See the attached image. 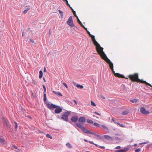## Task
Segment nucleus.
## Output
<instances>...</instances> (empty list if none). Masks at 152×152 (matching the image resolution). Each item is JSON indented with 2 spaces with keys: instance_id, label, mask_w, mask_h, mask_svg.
I'll list each match as a JSON object with an SVG mask.
<instances>
[{
  "instance_id": "052dcab7",
  "label": "nucleus",
  "mask_w": 152,
  "mask_h": 152,
  "mask_svg": "<svg viewBox=\"0 0 152 152\" xmlns=\"http://www.w3.org/2000/svg\"><path fill=\"white\" fill-rule=\"evenodd\" d=\"M102 98H103V99H105V98L104 97H102Z\"/></svg>"
},
{
  "instance_id": "5701e85b",
  "label": "nucleus",
  "mask_w": 152,
  "mask_h": 152,
  "mask_svg": "<svg viewBox=\"0 0 152 152\" xmlns=\"http://www.w3.org/2000/svg\"><path fill=\"white\" fill-rule=\"evenodd\" d=\"M0 142L1 144H4V140L2 138H0Z\"/></svg>"
},
{
  "instance_id": "de8ad7c7",
  "label": "nucleus",
  "mask_w": 152,
  "mask_h": 152,
  "mask_svg": "<svg viewBox=\"0 0 152 152\" xmlns=\"http://www.w3.org/2000/svg\"><path fill=\"white\" fill-rule=\"evenodd\" d=\"M30 40L32 43H34V40L33 39H30Z\"/></svg>"
},
{
  "instance_id": "58836bf2",
  "label": "nucleus",
  "mask_w": 152,
  "mask_h": 152,
  "mask_svg": "<svg viewBox=\"0 0 152 152\" xmlns=\"http://www.w3.org/2000/svg\"><path fill=\"white\" fill-rule=\"evenodd\" d=\"M15 128L16 129H17L18 128V125L17 124V123L16 122H15Z\"/></svg>"
},
{
  "instance_id": "c85d7f7f",
  "label": "nucleus",
  "mask_w": 152,
  "mask_h": 152,
  "mask_svg": "<svg viewBox=\"0 0 152 152\" xmlns=\"http://www.w3.org/2000/svg\"><path fill=\"white\" fill-rule=\"evenodd\" d=\"M124 152H126L129 150V148L128 147H126L124 148L123 149Z\"/></svg>"
},
{
  "instance_id": "72a5a7b5",
  "label": "nucleus",
  "mask_w": 152,
  "mask_h": 152,
  "mask_svg": "<svg viewBox=\"0 0 152 152\" xmlns=\"http://www.w3.org/2000/svg\"><path fill=\"white\" fill-rule=\"evenodd\" d=\"M141 149L140 148H138V149H137L135 150V151L136 152H139L141 151Z\"/></svg>"
},
{
  "instance_id": "f03ea898",
  "label": "nucleus",
  "mask_w": 152,
  "mask_h": 152,
  "mask_svg": "<svg viewBox=\"0 0 152 152\" xmlns=\"http://www.w3.org/2000/svg\"><path fill=\"white\" fill-rule=\"evenodd\" d=\"M128 77L132 81L144 83L147 85L152 87L151 84L145 81H143L142 80L139 79L138 74L137 73H135L133 75H129L128 76Z\"/></svg>"
},
{
  "instance_id": "1a4fd4ad",
  "label": "nucleus",
  "mask_w": 152,
  "mask_h": 152,
  "mask_svg": "<svg viewBox=\"0 0 152 152\" xmlns=\"http://www.w3.org/2000/svg\"><path fill=\"white\" fill-rule=\"evenodd\" d=\"M42 87L44 89V92L45 93L44 94V101H46V95L45 93L46 91V87H45V86L44 85H43Z\"/></svg>"
},
{
  "instance_id": "f704fd0d",
  "label": "nucleus",
  "mask_w": 152,
  "mask_h": 152,
  "mask_svg": "<svg viewBox=\"0 0 152 152\" xmlns=\"http://www.w3.org/2000/svg\"><path fill=\"white\" fill-rule=\"evenodd\" d=\"M94 125L96 126H99V124H98L97 123H94Z\"/></svg>"
},
{
  "instance_id": "e433bc0d",
  "label": "nucleus",
  "mask_w": 152,
  "mask_h": 152,
  "mask_svg": "<svg viewBox=\"0 0 152 152\" xmlns=\"http://www.w3.org/2000/svg\"><path fill=\"white\" fill-rule=\"evenodd\" d=\"M73 14L74 15H75V16L77 18V16L76 14V13H75V11H73Z\"/></svg>"
},
{
  "instance_id": "09e8293b",
  "label": "nucleus",
  "mask_w": 152,
  "mask_h": 152,
  "mask_svg": "<svg viewBox=\"0 0 152 152\" xmlns=\"http://www.w3.org/2000/svg\"><path fill=\"white\" fill-rule=\"evenodd\" d=\"M74 102L75 103V104L77 105V102L75 100H74Z\"/></svg>"
},
{
  "instance_id": "473e14b6",
  "label": "nucleus",
  "mask_w": 152,
  "mask_h": 152,
  "mask_svg": "<svg viewBox=\"0 0 152 152\" xmlns=\"http://www.w3.org/2000/svg\"><path fill=\"white\" fill-rule=\"evenodd\" d=\"M46 136L47 137L51 139L52 138V137H51V136L49 134H47L46 135Z\"/></svg>"
},
{
  "instance_id": "2eb2a0df",
  "label": "nucleus",
  "mask_w": 152,
  "mask_h": 152,
  "mask_svg": "<svg viewBox=\"0 0 152 152\" xmlns=\"http://www.w3.org/2000/svg\"><path fill=\"white\" fill-rule=\"evenodd\" d=\"M77 20L78 23H79V24L83 27L85 29H86L87 28H85V26L83 25L82 23L80 21L78 18H77Z\"/></svg>"
},
{
  "instance_id": "dca6fc26",
  "label": "nucleus",
  "mask_w": 152,
  "mask_h": 152,
  "mask_svg": "<svg viewBox=\"0 0 152 152\" xmlns=\"http://www.w3.org/2000/svg\"><path fill=\"white\" fill-rule=\"evenodd\" d=\"M76 125L83 130V129H84V127L83 125H81V124L79 123H76Z\"/></svg>"
},
{
  "instance_id": "a211bd4d",
  "label": "nucleus",
  "mask_w": 152,
  "mask_h": 152,
  "mask_svg": "<svg viewBox=\"0 0 152 152\" xmlns=\"http://www.w3.org/2000/svg\"><path fill=\"white\" fill-rule=\"evenodd\" d=\"M39 77L40 78H41L42 77L43 73L42 70H40L39 72Z\"/></svg>"
},
{
  "instance_id": "39448f33",
  "label": "nucleus",
  "mask_w": 152,
  "mask_h": 152,
  "mask_svg": "<svg viewBox=\"0 0 152 152\" xmlns=\"http://www.w3.org/2000/svg\"><path fill=\"white\" fill-rule=\"evenodd\" d=\"M67 24L70 27H73L75 26V25L73 23L72 16H71L69 18L67 21Z\"/></svg>"
},
{
  "instance_id": "a18cd8bd",
  "label": "nucleus",
  "mask_w": 152,
  "mask_h": 152,
  "mask_svg": "<svg viewBox=\"0 0 152 152\" xmlns=\"http://www.w3.org/2000/svg\"><path fill=\"white\" fill-rule=\"evenodd\" d=\"M89 142L90 143L92 144H94V142L92 141H89Z\"/></svg>"
},
{
  "instance_id": "7c9ffc66",
  "label": "nucleus",
  "mask_w": 152,
  "mask_h": 152,
  "mask_svg": "<svg viewBox=\"0 0 152 152\" xmlns=\"http://www.w3.org/2000/svg\"><path fill=\"white\" fill-rule=\"evenodd\" d=\"M128 113V112L127 111H124L122 113V114L124 115L127 114Z\"/></svg>"
},
{
  "instance_id": "864d4df0",
  "label": "nucleus",
  "mask_w": 152,
  "mask_h": 152,
  "mask_svg": "<svg viewBox=\"0 0 152 152\" xmlns=\"http://www.w3.org/2000/svg\"><path fill=\"white\" fill-rule=\"evenodd\" d=\"M69 7L71 8V10H72V12H73V11H74V10L72 8V7H71L70 6Z\"/></svg>"
},
{
  "instance_id": "9d476101",
  "label": "nucleus",
  "mask_w": 152,
  "mask_h": 152,
  "mask_svg": "<svg viewBox=\"0 0 152 152\" xmlns=\"http://www.w3.org/2000/svg\"><path fill=\"white\" fill-rule=\"evenodd\" d=\"M55 111V113L58 114L61 113L62 111V109L60 107H58V108H56Z\"/></svg>"
},
{
  "instance_id": "20e7f679",
  "label": "nucleus",
  "mask_w": 152,
  "mask_h": 152,
  "mask_svg": "<svg viewBox=\"0 0 152 152\" xmlns=\"http://www.w3.org/2000/svg\"><path fill=\"white\" fill-rule=\"evenodd\" d=\"M70 113L69 111L66 112L64 113L62 115L61 118L66 121H68V116L70 115Z\"/></svg>"
},
{
  "instance_id": "ea45409f",
  "label": "nucleus",
  "mask_w": 152,
  "mask_h": 152,
  "mask_svg": "<svg viewBox=\"0 0 152 152\" xmlns=\"http://www.w3.org/2000/svg\"><path fill=\"white\" fill-rule=\"evenodd\" d=\"M112 120L113 121L114 123L115 124H116V121H115V120L114 119V118H113L112 119Z\"/></svg>"
},
{
  "instance_id": "680f3d73",
  "label": "nucleus",
  "mask_w": 152,
  "mask_h": 152,
  "mask_svg": "<svg viewBox=\"0 0 152 152\" xmlns=\"http://www.w3.org/2000/svg\"><path fill=\"white\" fill-rule=\"evenodd\" d=\"M43 79H44V81L45 82V78H44Z\"/></svg>"
},
{
  "instance_id": "c756f323",
  "label": "nucleus",
  "mask_w": 152,
  "mask_h": 152,
  "mask_svg": "<svg viewBox=\"0 0 152 152\" xmlns=\"http://www.w3.org/2000/svg\"><path fill=\"white\" fill-rule=\"evenodd\" d=\"M63 1L65 2L66 1V4L69 7H70V5L69 4H68V1L67 0H62Z\"/></svg>"
},
{
  "instance_id": "ddd939ff",
  "label": "nucleus",
  "mask_w": 152,
  "mask_h": 152,
  "mask_svg": "<svg viewBox=\"0 0 152 152\" xmlns=\"http://www.w3.org/2000/svg\"><path fill=\"white\" fill-rule=\"evenodd\" d=\"M78 121L79 122L81 123H83L85 122L86 121L85 118L84 117H81L79 118Z\"/></svg>"
},
{
  "instance_id": "f3484780",
  "label": "nucleus",
  "mask_w": 152,
  "mask_h": 152,
  "mask_svg": "<svg viewBox=\"0 0 152 152\" xmlns=\"http://www.w3.org/2000/svg\"><path fill=\"white\" fill-rule=\"evenodd\" d=\"M53 92L54 94H56L58 96H62V94L61 93H60V92H56L55 91H53Z\"/></svg>"
},
{
  "instance_id": "a19ab883",
  "label": "nucleus",
  "mask_w": 152,
  "mask_h": 152,
  "mask_svg": "<svg viewBox=\"0 0 152 152\" xmlns=\"http://www.w3.org/2000/svg\"><path fill=\"white\" fill-rule=\"evenodd\" d=\"M124 150L123 149H121V150H119L118 151V152H124Z\"/></svg>"
},
{
  "instance_id": "13d9d810",
  "label": "nucleus",
  "mask_w": 152,
  "mask_h": 152,
  "mask_svg": "<svg viewBox=\"0 0 152 152\" xmlns=\"http://www.w3.org/2000/svg\"><path fill=\"white\" fill-rule=\"evenodd\" d=\"M28 117L29 118H30L31 119V118L30 117V116H28Z\"/></svg>"
},
{
  "instance_id": "c03bdc74",
  "label": "nucleus",
  "mask_w": 152,
  "mask_h": 152,
  "mask_svg": "<svg viewBox=\"0 0 152 152\" xmlns=\"http://www.w3.org/2000/svg\"><path fill=\"white\" fill-rule=\"evenodd\" d=\"M94 113L96 114H97V115H100V114H99V113H97V112H94Z\"/></svg>"
},
{
  "instance_id": "6e6d98bb",
  "label": "nucleus",
  "mask_w": 152,
  "mask_h": 152,
  "mask_svg": "<svg viewBox=\"0 0 152 152\" xmlns=\"http://www.w3.org/2000/svg\"><path fill=\"white\" fill-rule=\"evenodd\" d=\"M94 145L95 146H96L97 147H98L99 146L97 144H94Z\"/></svg>"
},
{
  "instance_id": "b1692460",
  "label": "nucleus",
  "mask_w": 152,
  "mask_h": 152,
  "mask_svg": "<svg viewBox=\"0 0 152 152\" xmlns=\"http://www.w3.org/2000/svg\"><path fill=\"white\" fill-rule=\"evenodd\" d=\"M31 83L34 85H35L37 84L36 81L34 79H32Z\"/></svg>"
},
{
  "instance_id": "423d86ee",
  "label": "nucleus",
  "mask_w": 152,
  "mask_h": 152,
  "mask_svg": "<svg viewBox=\"0 0 152 152\" xmlns=\"http://www.w3.org/2000/svg\"><path fill=\"white\" fill-rule=\"evenodd\" d=\"M47 105L48 107L50 109L52 110L54 108H56L58 107V106L55 105L53 104H50L48 103L47 104Z\"/></svg>"
},
{
  "instance_id": "393cba45",
  "label": "nucleus",
  "mask_w": 152,
  "mask_h": 152,
  "mask_svg": "<svg viewBox=\"0 0 152 152\" xmlns=\"http://www.w3.org/2000/svg\"><path fill=\"white\" fill-rule=\"evenodd\" d=\"M30 8H28L27 9L25 10L23 12V13L26 14V13L28 11L30 10Z\"/></svg>"
},
{
  "instance_id": "a878e982",
  "label": "nucleus",
  "mask_w": 152,
  "mask_h": 152,
  "mask_svg": "<svg viewBox=\"0 0 152 152\" xmlns=\"http://www.w3.org/2000/svg\"><path fill=\"white\" fill-rule=\"evenodd\" d=\"M87 122L88 123H91L93 124L94 123V122L93 121L91 120H87Z\"/></svg>"
},
{
  "instance_id": "cd10ccee",
  "label": "nucleus",
  "mask_w": 152,
  "mask_h": 152,
  "mask_svg": "<svg viewBox=\"0 0 152 152\" xmlns=\"http://www.w3.org/2000/svg\"><path fill=\"white\" fill-rule=\"evenodd\" d=\"M102 127L104 129H105L106 130L108 129V128L107 127L104 125H102Z\"/></svg>"
},
{
  "instance_id": "6ab92c4d",
  "label": "nucleus",
  "mask_w": 152,
  "mask_h": 152,
  "mask_svg": "<svg viewBox=\"0 0 152 152\" xmlns=\"http://www.w3.org/2000/svg\"><path fill=\"white\" fill-rule=\"evenodd\" d=\"M76 87L82 89L83 88V86L82 85H81L79 84H77L76 85Z\"/></svg>"
},
{
  "instance_id": "2f4dec72",
  "label": "nucleus",
  "mask_w": 152,
  "mask_h": 152,
  "mask_svg": "<svg viewBox=\"0 0 152 152\" xmlns=\"http://www.w3.org/2000/svg\"><path fill=\"white\" fill-rule=\"evenodd\" d=\"M59 13L61 15V17L62 18H63V12L61 11L60 10H59Z\"/></svg>"
},
{
  "instance_id": "e2e57ef3",
  "label": "nucleus",
  "mask_w": 152,
  "mask_h": 152,
  "mask_svg": "<svg viewBox=\"0 0 152 152\" xmlns=\"http://www.w3.org/2000/svg\"><path fill=\"white\" fill-rule=\"evenodd\" d=\"M22 36H23V32L22 33Z\"/></svg>"
},
{
  "instance_id": "603ef678",
  "label": "nucleus",
  "mask_w": 152,
  "mask_h": 152,
  "mask_svg": "<svg viewBox=\"0 0 152 152\" xmlns=\"http://www.w3.org/2000/svg\"><path fill=\"white\" fill-rule=\"evenodd\" d=\"M69 7L71 8V10H72V12H73V11H74V10L72 8V7H71L70 6Z\"/></svg>"
},
{
  "instance_id": "9b49d317",
  "label": "nucleus",
  "mask_w": 152,
  "mask_h": 152,
  "mask_svg": "<svg viewBox=\"0 0 152 152\" xmlns=\"http://www.w3.org/2000/svg\"><path fill=\"white\" fill-rule=\"evenodd\" d=\"M113 73L114 74V75L116 77H118L121 78H125V77L124 75H123L120 74H119L118 73H115V72L114 73Z\"/></svg>"
},
{
  "instance_id": "0e129e2a",
  "label": "nucleus",
  "mask_w": 152,
  "mask_h": 152,
  "mask_svg": "<svg viewBox=\"0 0 152 152\" xmlns=\"http://www.w3.org/2000/svg\"><path fill=\"white\" fill-rule=\"evenodd\" d=\"M96 118H98V117H96Z\"/></svg>"
},
{
  "instance_id": "4c0bfd02",
  "label": "nucleus",
  "mask_w": 152,
  "mask_h": 152,
  "mask_svg": "<svg viewBox=\"0 0 152 152\" xmlns=\"http://www.w3.org/2000/svg\"><path fill=\"white\" fill-rule=\"evenodd\" d=\"M148 143V142H142V143H140V145H142V144H147Z\"/></svg>"
},
{
  "instance_id": "37998d69",
  "label": "nucleus",
  "mask_w": 152,
  "mask_h": 152,
  "mask_svg": "<svg viewBox=\"0 0 152 152\" xmlns=\"http://www.w3.org/2000/svg\"><path fill=\"white\" fill-rule=\"evenodd\" d=\"M121 148V146H118L116 147L115 148L116 149H119Z\"/></svg>"
},
{
  "instance_id": "3c124183",
  "label": "nucleus",
  "mask_w": 152,
  "mask_h": 152,
  "mask_svg": "<svg viewBox=\"0 0 152 152\" xmlns=\"http://www.w3.org/2000/svg\"><path fill=\"white\" fill-rule=\"evenodd\" d=\"M69 7L71 8V10H72V12H73V11H74V10L72 8V7H71L70 6Z\"/></svg>"
},
{
  "instance_id": "8fccbe9b",
  "label": "nucleus",
  "mask_w": 152,
  "mask_h": 152,
  "mask_svg": "<svg viewBox=\"0 0 152 152\" xmlns=\"http://www.w3.org/2000/svg\"><path fill=\"white\" fill-rule=\"evenodd\" d=\"M73 84L76 86V85H77L75 82H73Z\"/></svg>"
},
{
  "instance_id": "aec40b11",
  "label": "nucleus",
  "mask_w": 152,
  "mask_h": 152,
  "mask_svg": "<svg viewBox=\"0 0 152 152\" xmlns=\"http://www.w3.org/2000/svg\"><path fill=\"white\" fill-rule=\"evenodd\" d=\"M116 124L119 125L120 126H121V127H125V126L124 125H123V124H121L120 123H116Z\"/></svg>"
},
{
  "instance_id": "f8f14e48",
  "label": "nucleus",
  "mask_w": 152,
  "mask_h": 152,
  "mask_svg": "<svg viewBox=\"0 0 152 152\" xmlns=\"http://www.w3.org/2000/svg\"><path fill=\"white\" fill-rule=\"evenodd\" d=\"M71 121L73 122H76L78 120V117L77 116L72 117L71 118Z\"/></svg>"
},
{
  "instance_id": "7ed1b4c3",
  "label": "nucleus",
  "mask_w": 152,
  "mask_h": 152,
  "mask_svg": "<svg viewBox=\"0 0 152 152\" xmlns=\"http://www.w3.org/2000/svg\"><path fill=\"white\" fill-rule=\"evenodd\" d=\"M87 30V29H86ZM88 33V34L89 35L90 37H91L92 40L93 41V42L94 45L96 46V51H98L100 49H101L102 48L101 47L99 44L98 43L96 40L95 39V37L94 36L90 34V32L86 30Z\"/></svg>"
},
{
  "instance_id": "5fc2aeb1",
  "label": "nucleus",
  "mask_w": 152,
  "mask_h": 152,
  "mask_svg": "<svg viewBox=\"0 0 152 152\" xmlns=\"http://www.w3.org/2000/svg\"><path fill=\"white\" fill-rule=\"evenodd\" d=\"M134 146H137V144H134Z\"/></svg>"
},
{
  "instance_id": "0eeeda50",
  "label": "nucleus",
  "mask_w": 152,
  "mask_h": 152,
  "mask_svg": "<svg viewBox=\"0 0 152 152\" xmlns=\"http://www.w3.org/2000/svg\"><path fill=\"white\" fill-rule=\"evenodd\" d=\"M140 112L144 114L147 115L149 113V112L147 111L144 107H141L140 109Z\"/></svg>"
},
{
  "instance_id": "bb28decb",
  "label": "nucleus",
  "mask_w": 152,
  "mask_h": 152,
  "mask_svg": "<svg viewBox=\"0 0 152 152\" xmlns=\"http://www.w3.org/2000/svg\"><path fill=\"white\" fill-rule=\"evenodd\" d=\"M91 104L92 106H96V104L92 101H91Z\"/></svg>"
},
{
  "instance_id": "4468645a",
  "label": "nucleus",
  "mask_w": 152,
  "mask_h": 152,
  "mask_svg": "<svg viewBox=\"0 0 152 152\" xmlns=\"http://www.w3.org/2000/svg\"><path fill=\"white\" fill-rule=\"evenodd\" d=\"M104 137L105 139L108 140H113L112 138L108 135H104Z\"/></svg>"
},
{
  "instance_id": "49530a36",
  "label": "nucleus",
  "mask_w": 152,
  "mask_h": 152,
  "mask_svg": "<svg viewBox=\"0 0 152 152\" xmlns=\"http://www.w3.org/2000/svg\"><path fill=\"white\" fill-rule=\"evenodd\" d=\"M12 146L15 149H17L18 148L15 145H13Z\"/></svg>"
},
{
  "instance_id": "412c9836",
  "label": "nucleus",
  "mask_w": 152,
  "mask_h": 152,
  "mask_svg": "<svg viewBox=\"0 0 152 152\" xmlns=\"http://www.w3.org/2000/svg\"><path fill=\"white\" fill-rule=\"evenodd\" d=\"M66 145L69 148H72V145L70 143H66Z\"/></svg>"
},
{
  "instance_id": "6e6552de",
  "label": "nucleus",
  "mask_w": 152,
  "mask_h": 152,
  "mask_svg": "<svg viewBox=\"0 0 152 152\" xmlns=\"http://www.w3.org/2000/svg\"><path fill=\"white\" fill-rule=\"evenodd\" d=\"M83 131L85 133H87L88 134H93L94 135H95L96 136H97V137H99L100 136L99 135H96L95 134V133H93L92 132H91L89 130L87 129H86L85 127H84V129H83Z\"/></svg>"
},
{
  "instance_id": "79ce46f5",
  "label": "nucleus",
  "mask_w": 152,
  "mask_h": 152,
  "mask_svg": "<svg viewBox=\"0 0 152 152\" xmlns=\"http://www.w3.org/2000/svg\"><path fill=\"white\" fill-rule=\"evenodd\" d=\"M99 147L100 148L102 149H104L105 148V147L103 146H99Z\"/></svg>"
},
{
  "instance_id": "4d7b16f0",
  "label": "nucleus",
  "mask_w": 152,
  "mask_h": 152,
  "mask_svg": "<svg viewBox=\"0 0 152 152\" xmlns=\"http://www.w3.org/2000/svg\"><path fill=\"white\" fill-rule=\"evenodd\" d=\"M44 71L45 72L46 71V68H44Z\"/></svg>"
},
{
  "instance_id": "4be33fe9",
  "label": "nucleus",
  "mask_w": 152,
  "mask_h": 152,
  "mask_svg": "<svg viewBox=\"0 0 152 152\" xmlns=\"http://www.w3.org/2000/svg\"><path fill=\"white\" fill-rule=\"evenodd\" d=\"M137 100L136 99H134L130 100V101L132 103H136L137 102Z\"/></svg>"
},
{
  "instance_id": "c9c22d12",
  "label": "nucleus",
  "mask_w": 152,
  "mask_h": 152,
  "mask_svg": "<svg viewBox=\"0 0 152 152\" xmlns=\"http://www.w3.org/2000/svg\"><path fill=\"white\" fill-rule=\"evenodd\" d=\"M63 84L66 88L68 89V86L65 83H63Z\"/></svg>"
},
{
  "instance_id": "f257e3e1",
  "label": "nucleus",
  "mask_w": 152,
  "mask_h": 152,
  "mask_svg": "<svg viewBox=\"0 0 152 152\" xmlns=\"http://www.w3.org/2000/svg\"><path fill=\"white\" fill-rule=\"evenodd\" d=\"M103 48H102L97 52L98 54L100 55L101 58L104 59L109 65L110 69L112 70L113 72L114 73L115 71L113 69V63L110 61V60L108 58L106 55L105 54L104 52L103 51Z\"/></svg>"
},
{
  "instance_id": "bf43d9fd",
  "label": "nucleus",
  "mask_w": 152,
  "mask_h": 152,
  "mask_svg": "<svg viewBox=\"0 0 152 152\" xmlns=\"http://www.w3.org/2000/svg\"><path fill=\"white\" fill-rule=\"evenodd\" d=\"M84 141H85L86 142H88V141L87 140H85Z\"/></svg>"
}]
</instances>
